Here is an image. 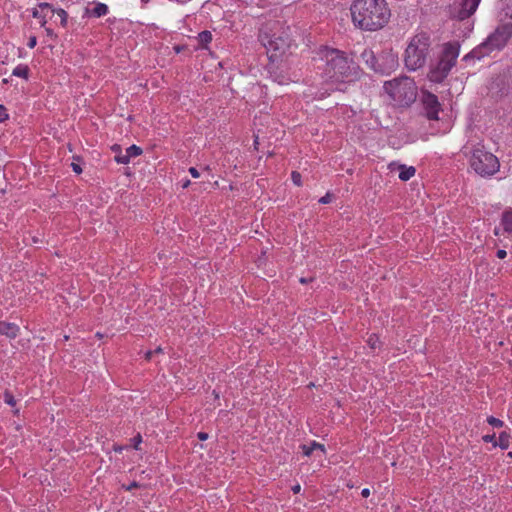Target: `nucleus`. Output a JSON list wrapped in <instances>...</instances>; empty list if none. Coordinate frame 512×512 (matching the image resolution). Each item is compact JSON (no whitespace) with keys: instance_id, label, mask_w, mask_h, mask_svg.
<instances>
[{"instance_id":"412c9836","label":"nucleus","mask_w":512,"mask_h":512,"mask_svg":"<svg viewBox=\"0 0 512 512\" xmlns=\"http://www.w3.org/2000/svg\"><path fill=\"white\" fill-rule=\"evenodd\" d=\"M198 38H199V42L202 45H207L212 40V34L210 31L205 30V31H202L199 33Z\"/></svg>"},{"instance_id":"7ed1b4c3","label":"nucleus","mask_w":512,"mask_h":512,"mask_svg":"<svg viewBox=\"0 0 512 512\" xmlns=\"http://www.w3.org/2000/svg\"><path fill=\"white\" fill-rule=\"evenodd\" d=\"M325 74L336 81L351 82L359 77L360 69L345 52L338 49H328L325 53Z\"/></svg>"},{"instance_id":"6e6552de","label":"nucleus","mask_w":512,"mask_h":512,"mask_svg":"<svg viewBox=\"0 0 512 512\" xmlns=\"http://www.w3.org/2000/svg\"><path fill=\"white\" fill-rule=\"evenodd\" d=\"M385 91L401 105H410L416 100L417 92L414 81L409 77L395 78L384 84Z\"/></svg>"},{"instance_id":"de8ad7c7","label":"nucleus","mask_w":512,"mask_h":512,"mask_svg":"<svg viewBox=\"0 0 512 512\" xmlns=\"http://www.w3.org/2000/svg\"><path fill=\"white\" fill-rule=\"evenodd\" d=\"M494 232H495V234H496V235H498V234H499V230H498L497 228L495 229V231H494Z\"/></svg>"},{"instance_id":"4c0bfd02","label":"nucleus","mask_w":512,"mask_h":512,"mask_svg":"<svg viewBox=\"0 0 512 512\" xmlns=\"http://www.w3.org/2000/svg\"><path fill=\"white\" fill-rule=\"evenodd\" d=\"M496 255H497L498 258L504 259L506 257V255H507V252L505 250H503V249H499L497 251Z\"/></svg>"},{"instance_id":"b1692460","label":"nucleus","mask_w":512,"mask_h":512,"mask_svg":"<svg viewBox=\"0 0 512 512\" xmlns=\"http://www.w3.org/2000/svg\"><path fill=\"white\" fill-rule=\"evenodd\" d=\"M55 12L57 13V15L60 17L61 19V25L63 27H65L67 25V18H68V14L65 10L63 9H58V10H55Z\"/></svg>"},{"instance_id":"5701e85b","label":"nucleus","mask_w":512,"mask_h":512,"mask_svg":"<svg viewBox=\"0 0 512 512\" xmlns=\"http://www.w3.org/2000/svg\"><path fill=\"white\" fill-rule=\"evenodd\" d=\"M487 422L489 425H491L492 427H495V428H500L504 424L502 420L495 418L494 416H489L487 418Z\"/></svg>"},{"instance_id":"cd10ccee","label":"nucleus","mask_w":512,"mask_h":512,"mask_svg":"<svg viewBox=\"0 0 512 512\" xmlns=\"http://www.w3.org/2000/svg\"><path fill=\"white\" fill-rule=\"evenodd\" d=\"M8 118L7 109L0 104V122L5 121Z\"/></svg>"},{"instance_id":"a878e982","label":"nucleus","mask_w":512,"mask_h":512,"mask_svg":"<svg viewBox=\"0 0 512 512\" xmlns=\"http://www.w3.org/2000/svg\"><path fill=\"white\" fill-rule=\"evenodd\" d=\"M291 179L295 185H301V174L299 172L293 171L291 174Z\"/></svg>"},{"instance_id":"9d476101","label":"nucleus","mask_w":512,"mask_h":512,"mask_svg":"<svg viewBox=\"0 0 512 512\" xmlns=\"http://www.w3.org/2000/svg\"><path fill=\"white\" fill-rule=\"evenodd\" d=\"M481 0H460L452 10V16L460 21L472 16L478 8Z\"/></svg>"},{"instance_id":"2f4dec72","label":"nucleus","mask_w":512,"mask_h":512,"mask_svg":"<svg viewBox=\"0 0 512 512\" xmlns=\"http://www.w3.org/2000/svg\"><path fill=\"white\" fill-rule=\"evenodd\" d=\"M37 44V38L35 36H31L28 40L27 46L30 49H33Z\"/></svg>"},{"instance_id":"f257e3e1","label":"nucleus","mask_w":512,"mask_h":512,"mask_svg":"<svg viewBox=\"0 0 512 512\" xmlns=\"http://www.w3.org/2000/svg\"><path fill=\"white\" fill-rule=\"evenodd\" d=\"M350 11L353 24L364 31L383 28L391 17L386 0H355Z\"/></svg>"},{"instance_id":"ea45409f","label":"nucleus","mask_w":512,"mask_h":512,"mask_svg":"<svg viewBox=\"0 0 512 512\" xmlns=\"http://www.w3.org/2000/svg\"><path fill=\"white\" fill-rule=\"evenodd\" d=\"M300 490H301V486H300L299 484H297V485H295V486H293V487H292V491H293V493H295V494L299 493V492H300Z\"/></svg>"},{"instance_id":"20e7f679","label":"nucleus","mask_w":512,"mask_h":512,"mask_svg":"<svg viewBox=\"0 0 512 512\" xmlns=\"http://www.w3.org/2000/svg\"><path fill=\"white\" fill-rule=\"evenodd\" d=\"M512 38V22L500 23L488 37L471 52L464 56L463 60L482 59L494 51H501Z\"/></svg>"},{"instance_id":"37998d69","label":"nucleus","mask_w":512,"mask_h":512,"mask_svg":"<svg viewBox=\"0 0 512 512\" xmlns=\"http://www.w3.org/2000/svg\"><path fill=\"white\" fill-rule=\"evenodd\" d=\"M189 185H190V181H189V180H186V181L183 183L182 187H183V188H187Z\"/></svg>"},{"instance_id":"f03ea898","label":"nucleus","mask_w":512,"mask_h":512,"mask_svg":"<svg viewBox=\"0 0 512 512\" xmlns=\"http://www.w3.org/2000/svg\"><path fill=\"white\" fill-rule=\"evenodd\" d=\"M259 41L266 48L270 61H278L291 45L289 27H284L280 21H269L259 30Z\"/></svg>"},{"instance_id":"ddd939ff","label":"nucleus","mask_w":512,"mask_h":512,"mask_svg":"<svg viewBox=\"0 0 512 512\" xmlns=\"http://www.w3.org/2000/svg\"><path fill=\"white\" fill-rule=\"evenodd\" d=\"M388 169L391 172L398 170L399 171V179L402 180V181H408L416 173L415 167H413V166H406L404 164H400V163H397V162H391L388 165Z\"/></svg>"},{"instance_id":"0eeeda50","label":"nucleus","mask_w":512,"mask_h":512,"mask_svg":"<svg viewBox=\"0 0 512 512\" xmlns=\"http://www.w3.org/2000/svg\"><path fill=\"white\" fill-rule=\"evenodd\" d=\"M361 59L375 73L389 75L399 65L398 57L391 51H382L376 55L370 48H365L361 53Z\"/></svg>"},{"instance_id":"49530a36","label":"nucleus","mask_w":512,"mask_h":512,"mask_svg":"<svg viewBox=\"0 0 512 512\" xmlns=\"http://www.w3.org/2000/svg\"><path fill=\"white\" fill-rule=\"evenodd\" d=\"M507 457H509V458H511V459H512V452H509V453L507 454Z\"/></svg>"},{"instance_id":"4468645a","label":"nucleus","mask_w":512,"mask_h":512,"mask_svg":"<svg viewBox=\"0 0 512 512\" xmlns=\"http://www.w3.org/2000/svg\"><path fill=\"white\" fill-rule=\"evenodd\" d=\"M142 154V149L137 145L129 146L124 155H116L115 161L119 164H128L131 157H137Z\"/></svg>"},{"instance_id":"473e14b6","label":"nucleus","mask_w":512,"mask_h":512,"mask_svg":"<svg viewBox=\"0 0 512 512\" xmlns=\"http://www.w3.org/2000/svg\"><path fill=\"white\" fill-rule=\"evenodd\" d=\"M132 440H133V442H134V448H135L136 450H139V449H140V448H139V444H140V443H141V441H142V439H141V435H140V434H138V435H137L136 437H134Z\"/></svg>"},{"instance_id":"a211bd4d","label":"nucleus","mask_w":512,"mask_h":512,"mask_svg":"<svg viewBox=\"0 0 512 512\" xmlns=\"http://www.w3.org/2000/svg\"><path fill=\"white\" fill-rule=\"evenodd\" d=\"M503 229L507 233H512V211H506L502 216Z\"/></svg>"},{"instance_id":"72a5a7b5","label":"nucleus","mask_w":512,"mask_h":512,"mask_svg":"<svg viewBox=\"0 0 512 512\" xmlns=\"http://www.w3.org/2000/svg\"><path fill=\"white\" fill-rule=\"evenodd\" d=\"M71 167H72V170L77 173V174H80L82 172V168L79 164L77 163H72L71 164Z\"/></svg>"},{"instance_id":"7c9ffc66","label":"nucleus","mask_w":512,"mask_h":512,"mask_svg":"<svg viewBox=\"0 0 512 512\" xmlns=\"http://www.w3.org/2000/svg\"><path fill=\"white\" fill-rule=\"evenodd\" d=\"M111 150L115 153V156H116V155H124V154L122 153V148H121V146H120V145H118V144H114V145L111 147Z\"/></svg>"},{"instance_id":"1a4fd4ad","label":"nucleus","mask_w":512,"mask_h":512,"mask_svg":"<svg viewBox=\"0 0 512 512\" xmlns=\"http://www.w3.org/2000/svg\"><path fill=\"white\" fill-rule=\"evenodd\" d=\"M470 166L482 177L494 175L500 167L498 158L482 148L474 149L470 158Z\"/></svg>"},{"instance_id":"c9c22d12","label":"nucleus","mask_w":512,"mask_h":512,"mask_svg":"<svg viewBox=\"0 0 512 512\" xmlns=\"http://www.w3.org/2000/svg\"><path fill=\"white\" fill-rule=\"evenodd\" d=\"M40 9H50L52 12H55V10L52 8V5L49 3H40L39 4Z\"/></svg>"},{"instance_id":"a19ab883","label":"nucleus","mask_w":512,"mask_h":512,"mask_svg":"<svg viewBox=\"0 0 512 512\" xmlns=\"http://www.w3.org/2000/svg\"><path fill=\"white\" fill-rule=\"evenodd\" d=\"M32 16L34 18H40L41 17L40 11L38 9H34L33 12H32Z\"/></svg>"},{"instance_id":"a18cd8bd","label":"nucleus","mask_w":512,"mask_h":512,"mask_svg":"<svg viewBox=\"0 0 512 512\" xmlns=\"http://www.w3.org/2000/svg\"><path fill=\"white\" fill-rule=\"evenodd\" d=\"M300 282L301 283H307V279L306 278H300Z\"/></svg>"},{"instance_id":"6ab92c4d","label":"nucleus","mask_w":512,"mask_h":512,"mask_svg":"<svg viewBox=\"0 0 512 512\" xmlns=\"http://www.w3.org/2000/svg\"><path fill=\"white\" fill-rule=\"evenodd\" d=\"M12 75L27 79L29 76V67L27 65L20 64L13 69Z\"/></svg>"},{"instance_id":"79ce46f5","label":"nucleus","mask_w":512,"mask_h":512,"mask_svg":"<svg viewBox=\"0 0 512 512\" xmlns=\"http://www.w3.org/2000/svg\"><path fill=\"white\" fill-rule=\"evenodd\" d=\"M154 355V352L153 351H147L146 354H145V358L147 360H150L152 358V356Z\"/></svg>"},{"instance_id":"423d86ee","label":"nucleus","mask_w":512,"mask_h":512,"mask_svg":"<svg viewBox=\"0 0 512 512\" xmlns=\"http://www.w3.org/2000/svg\"><path fill=\"white\" fill-rule=\"evenodd\" d=\"M460 45L457 42L446 43L436 64L431 65L428 77L430 81L441 83L455 66L459 56Z\"/></svg>"},{"instance_id":"2eb2a0df","label":"nucleus","mask_w":512,"mask_h":512,"mask_svg":"<svg viewBox=\"0 0 512 512\" xmlns=\"http://www.w3.org/2000/svg\"><path fill=\"white\" fill-rule=\"evenodd\" d=\"M19 327L14 323L0 322V335H5L11 339L16 338Z\"/></svg>"},{"instance_id":"c85d7f7f","label":"nucleus","mask_w":512,"mask_h":512,"mask_svg":"<svg viewBox=\"0 0 512 512\" xmlns=\"http://www.w3.org/2000/svg\"><path fill=\"white\" fill-rule=\"evenodd\" d=\"M140 487V484L136 481L131 482L129 485H122V488L126 491H131L132 489Z\"/></svg>"},{"instance_id":"bb28decb","label":"nucleus","mask_w":512,"mask_h":512,"mask_svg":"<svg viewBox=\"0 0 512 512\" xmlns=\"http://www.w3.org/2000/svg\"><path fill=\"white\" fill-rule=\"evenodd\" d=\"M482 439L486 443H493L494 444V442L496 441V435H495V433L487 434V435H484Z\"/></svg>"},{"instance_id":"f8f14e48","label":"nucleus","mask_w":512,"mask_h":512,"mask_svg":"<svg viewBox=\"0 0 512 512\" xmlns=\"http://www.w3.org/2000/svg\"><path fill=\"white\" fill-rule=\"evenodd\" d=\"M490 90L500 97L507 95L510 90L508 76L503 74V75H499L498 77H496L493 80V82L491 83Z\"/></svg>"},{"instance_id":"dca6fc26","label":"nucleus","mask_w":512,"mask_h":512,"mask_svg":"<svg viewBox=\"0 0 512 512\" xmlns=\"http://www.w3.org/2000/svg\"><path fill=\"white\" fill-rule=\"evenodd\" d=\"M108 6L104 3H97L92 10L87 12L93 17H101L108 13Z\"/></svg>"},{"instance_id":"e433bc0d","label":"nucleus","mask_w":512,"mask_h":512,"mask_svg":"<svg viewBox=\"0 0 512 512\" xmlns=\"http://www.w3.org/2000/svg\"><path fill=\"white\" fill-rule=\"evenodd\" d=\"M197 437H198L201 441H205V440H207V439H208L209 435H208V433H206V432H199V433L197 434Z\"/></svg>"},{"instance_id":"39448f33","label":"nucleus","mask_w":512,"mask_h":512,"mask_svg":"<svg viewBox=\"0 0 512 512\" xmlns=\"http://www.w3.org/2000/svg\"><path fill=\"white\" fill-rule=\"evenodd\" d=\"M430 46L431 40L429 34L425 32L416 34L405 50L404 62L406 68L410 71H416L422 68L427 61Z\"/></svg>"},{"instance_id":"c756f323","label":"nucleus","mask_w":512,"mask_h":512,"mask_svg":"<svg viewBox=\"0 0 512 512\" xmlns=\"http://www.w3.org/2000/svg\"><path fill=\"white\" fill-rule=\"evenodd\" d=\"M332 196H333L332 194L326 193V195H324L323 197H321L319 199V203H321V204H328V203H330L331 199H332Z\"/></svg>"},{"instance_id":"f3484780","label":"nucleus","mask_w":512,"mask_h":512,"mask_svg":"<svg viewBox=\"0 0 512 512\" xmlns=\"http://www.w3.org/2000/svg\"><path fill=\"white\" fill-rule=\"evenodd\" d=\"M509 444H510V435L506 431L501 432L499 434L498 439L494 442L495 447L498 446L503 450L507 449L509 447Z\"/></svg>"},{"instance_id":"aec40b11","label":"nucleus","mask_w":512,"mask_h":512,"mask_svg":"<svg viewBox=\"0 0 512 512\" xmlns=\"http://www.w3.org/2000/svg\"><path fill=\"white\" fill-rule=\"evenodd\" d=\"M302 449L304 455L306 456H310L315 449H320L322 452H325L324 445L317 443L315 441H313L309 446L303 445Z\"/></svg>"},{"instance_id":"f704fd0d","label":"nucleus","mask_w":512,"mask_h":512,"mask_svg":"<svg viewBox=\"0 0 512 512\" xmlns=\"http://www.w3.org/2000/svg\"><path fill=\"white\" fill-rule=\"evenodd\" d=\"M189 173L191 174L192 177L194 178H198L200 176V173L199 171L195 168V167H191L189 168Z\"/></svg>"},{"instance_id":"58836bf2","label":"nucleus","mask_w":512,"mask_h":512,"mask_svg":"<svg viewBox=\"0 0 512 512\" xmlns=\"http://www.w3.org/2000/svg\"><path fill=\"white\" fill-rule=\"evenodd\" d=\"M361 495L364 497V498H367L369 495H370V490L368 488H364L362 491H361Z\"/></svg>"},{"instance_id":"9b49d317","label":"nucleus","mask_w":512,"mask_h":512,"mask_svg":"<svg viewBox=\"0 0 512 512\" xmlns=\"http://www.w3.org/2000/svg\"><path fill=\"white\" fill-rule=\"evenodd\" d=\"M423 104L425 108L426 117L430 120H437L440 110V103L436 95L427 93L423 97Z\"/></svg>"},{"instance_id":"c03bdc74","label":"nucleus","mask_w":512,"mask_h":512,"mask_svg":"<svg viewBox=\"0 0 512 512\" xmlns=\"http://www.w3.org/2000/svg\"><path fill=\"white\" fill-rule=\"evenodd\" d=\"M153 352H154V354L162 353V348H161V347H158V348H157V349H155Z\"/></svg>"},{"instance_id":"393cba45","label":"nucleus","mask_w":512,"mask_h":512,"mask_svg":"<svg viewBox=\"0 0 512 512\" xmlns=\"http://www.w3.org/2000/svg\"><path fill=\"white\" fill-rule=\"evenodd\" d=\"M4 400L10 406H14L16 404L14 396L7 390L4 393Z\"/></svg>"},{"instance_id":"09e8293b","label":"nucleus","mask_w":512,"mask_h":512,"mask_svg":"<svg viewBox=\"0 0 512 512\" xmlns=\"http://www.w3.org/2000/svg\"><path fill=\"white\" fill-rule=\"evenodd\" d=\"M141 1L144 2V3H147L149 0H141Z\"/></svg>"},{"instance_id":"4be33fe9","label":"nucleus","mask_w":512,"mask_h":512,"mask_svg":"<svg viewBox=\"0 0 512 512\" xmlns=\"http://www.w3.org/2000/svg\"><path fill=\"white\" fill-rule=\"evenodd\" d=\"M367 343L371 349H376L379 347V337L376 334H372L369 336Z\"/></svg>"}]
</instances>
